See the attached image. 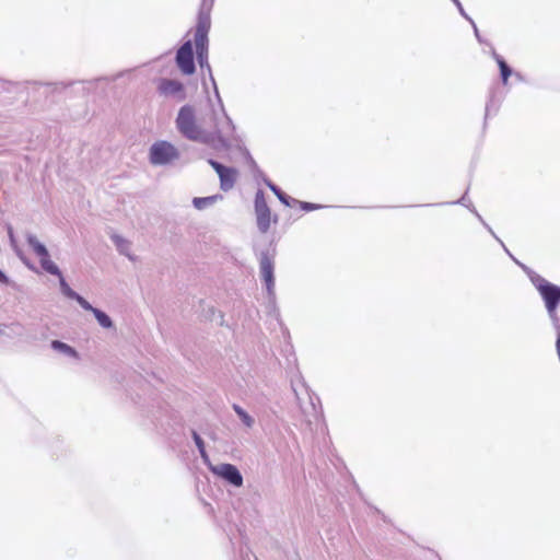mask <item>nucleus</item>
<instances>
[{"label": "nucleus", "mask_w": 560, "mask_h": 560, "mask_svg": "<svg viewBox=\"0 0 560 560\" xmlns=\"http://www.w3.org/2000/svg\"><path fill=\"white\" fill-rule=\"evenodd\" d=\"M28 244L34 253L38 256L40 266L46 272L54 276L61 275L59 268L54 264V261H51L47 248L42 243H39L35 236L28 237Z\"/></svg>", "instance_id": "423d86ee"}, {"label": "nucleus", "mask_w": 560, "mask_h": 560, "mask_svg": "<svg viewBox=\"0 0 560 560\" xmlns=\"http://www.w3.org/2000/svg\"><path fill=\"white\" fill-rule=\"evenodd\" d=\"M79 302V304L84 308V310H88V311H91L93 312V310H95L86 300H84L82 296H80L79 294L77 295V298L74 299Z\"/></svg>", "instance_id": "412c9836"}, {"label": "nucleus", "mask_w": 560, "mask_h": 560, "mask_svg": "<svg viewBox=\"0 0 560 560\" xmlns=\"http://www.w3.org/2000/svg\"><path fill=\"white\" fill-rule=\"evenodd\" d=\"M192 436L196 442V445L198 446L201 455L203 456L206 454V452H205V444H203L202 439L199 436V434L197 432H192Z\"/></svg>", "instance_id": "aec40b11"}, {"label": "nucleus", "mask_w": 560, "mask_h": 560, "mask_svg": "<svg viewBox=\"0 0 560 560\" xmlns=\"http://www.w3.org/2000/svg\"><path fill=\"white\" fill-rule=\"evenodd\" d=\"M534 284L545 302L548 315L555 326H560L557 307L560 304V287L539 277Z\"/></svg>", "instance_id": "7ed1b4c3"}, {"label": "nucleus", "mask_w": 560, "mask_h": 560, "mask_svg": "<svg viewBox=\"0 0 560 560\" xmlns=\"http://www.w3.org/2000/svg\"><path fill=\"white\" fill-rule=\"evenodd\" d=\"M176 63L179 70L186 75H190L195 72L194 51L190 40L184 43L177 50Z\"/></svg>", "instance_id": "0eeeda50"}, {"label": "nucleus", "mask_w": 560, "mask_h": 560, "mask_svg": "<svg viewBox=\"0 0 560 560\" xmlns=\"http://www.w3.org/2000/svg\"><path fill=\"white\" fill-rule=\"evenodd\" d=\"M495 60L500 68L502 82H503V84H506L512 71H511L510 67L508 66V63L500 56H495Z\"/></svg>", "instance_id": "ddd939ff"}, {"label": "nucleus", "mask_w": 560, "mask_h": 560, "mask_svg": "<svg viewBox=\"0 0 560 560\" xmlns=\"http://www.w3.org/2000/svg\"><path fill=\"white\" fill-rule=\"evenodd\" d=\"M93 314L95 315L96 319L103 327H105V328L112 327V320L105 313L95 308V310H93Z\"/></svg>", "instance_id": "2eb2a0df"}, {"label": "nucleus", "mask_w": 560, "mask_h": 560, "mask_svg": "<svg viewBox=\"0 0 560 560\" xmlns=\"http://www.w3.org/2000/svg\"><path fill=\"white\" fill-rule=\"evenodd\" d=\"M220 198H221V196H219V195H214V196H210V197H196V198H194L192 203L198 210H202L206 207L214 203Z\"/></svg>", "instance_id": "f8f14e48"}, {"label": "nucleus", "mask_w": 560, "mask_h": 560, "mask_svg": "<svg viewBox=\"0 0 560 560\" xmlns=\"http://www.w3.org/2000/svg\"><path fill=\"white\" fill-rule=\"evenodd\" d=\"M255 215L257 228L261 233H267L271 223H277V215H272L271 210L267 203L265 192L258 190L255 195Z\"/></svg>", "instance_id": "20e7f679"}, {"label": "nucleus", "mask_w": 560, "mask_h": 560, "mask_svg": "<svg viewBox=\"0 0 560 560\" xmlns=\"http://www.w3.org/2000/svg\"><path fill=\"white\" fill-rule=\"evenodd\" d=\"M4 278V275L0 271V280Z\"/></svg>", "instance_id": "5701e85b"}, {"label": "nucleus", "mask_w": 560, "mask_h": 560, "mask_svg": "<svg viewBox=\"0 0 560 560\" xmlns=\"http://www.w3.org/2000/svg\"><path fill=\"white\" fill-rule=\"evenodd\" d=\"M58 277H59L60 287H61L63 294H66L70 299H75L78 294L68 285L65 278L62 277V275H60Z\"/></svg>", "instance_id": "6ab92c4d"}, {"label": "nucleus", "mask_w": 560, "mask_h": 560, "mask_svg": "<svg viewBox=\"0 0 560 560\" xmlns=\"http://www.w3.org/2000/svg\"><path fill=\"white\" fill-rule=\"evenodd\" d=\"M178 150L167 141H158L150 149L152 164H167L178 159Z\"/></svg>", "instance_id": "39448f33"}, {"label": "nucleus", "mask_w": 560, "mask_h": 560, "mask_svg": "<svg viewBox=\"0 0 560 560\" xmlns=\"http://www.w3.org/2000/svg\"><path fill=\"white\" fill-rule=\"evenodd\" d=\"M176 126L187 139L210 143L217 149H228L236 141L234 126L229 119L222 120L215 132H206L197 125L194 108L190 106L179 109Z\"/></svg>", "instance_id": "f257e3e1"}, {"label": "nucleus", "mask_w": 560, "mask_h": 560, "mask_svg": "<svg viewBox=\"0 0 560 560\" xmlns=\"http://www.w3.org/2000/svg\"><path fill=\"white\" fill-rule=\"evenodd\" d=\"M293 207L299 206L304 211H314L322 208L320 205L312 203V202H305V201H299L296 199H292Z\"/></svg>", "instance_id": "dca6fc26"}, {"label": "nucleus", "mask_w": 560, "mask_h": 560, "mask_svg": "<svg viewBox=\"0 0 560 560\" xmlns=\"http://www.w3.org/2000/svg\"><path fill=\"white\" fill-rule=\"evenodd\" d=\"M209 164L219 175L221 189L224 191L232 189L237 179V170L224 166L214 160H209Z\"/></svg>", "instance_id": "6e6552de"}, {"label": "nucleus", "mask_w": 560, "mask_h": 560, "mask_svg": "<svg viewBox=\"0 0 560 560\" xmlns=\"http://www.w3.org/2000/svg\"><path fill=\"white\" fill-rule=\"evenodd\" d=\"M260 273L270 291L273 285V264L268 257H264L260 261Z\"/></svg>", "instance_id": "9b49d317"}, {"label": "nucleus", "mask_w": 560, "mask_h": 560, "mask_svg": "<svg viewBox=\"0 0 560 560\" xmlns=\"http://www.w3.org/2000/svg\"><path fill=\"white\" fill-rule=\"evenodd\" d=\"M158 91L163 96L177 95L184 93L182 82L172 79H160L156 84ZM184 97V95H182Z\"/></svg>", "instance_id": "9d476101"}, {"label": "nucleus", "mask_w": 560, "mask_h": 560, "mask_svg": "<svg viewBox=\"0 0 560 560\" xmlns=\"http://www.w3.org/2000/svg\"><path fill=\"white\" fill-rule=\"evenodd\" d=\"M270 188L283 205L293 207L292 199L283 194L277 186L270 185Z\"/></svg>", "instance_id": "f3484780"}, {"label": "nucleus", "mask_w": 560, "mask_h": 560, "mask_svg": "<svg viewBox=\"0 0 560 560\" xmlns=\"http://www.w3.org/2000/svg\"><path fill=\"white\" fill-rule=\"evenodd\" d=\"M555 327L557 329L556 349H557V354H558L559 361H560V326H555Z\"/></svg>", "instance_id": "4be33fe9"}, {"label": "nucleus", "mask_w": 560, "mask_h": 560, "mask_svg": "<svg viewBox=\"0 0 560 560\" xmlns=\"http://www.w3.org/2000/svg\"><path fill=\"white\" fill-rule=\"evenodd\" d=\"M212 471L235 487H241L243 485V477L241 472L232 464H221L214 467Z\"/></svg>", "instance_id": "1a4fd4ad"}, {"label": "nucleus", "mask_w": 560, "mask_h": 560, "mask_svg": "<svg viewBox=\"0 0 560 560\" xmlns=\"http://www.w3.org/2000/svg\"><path fill=\"white\" fill-rule=\"evenodd\" d=\"M51 347H52L55 350H57V351H61V352H63V353H66V354H68V355H71V357H74V358H77V357H78V353H77V351H75L73 348H71V347H70V346H68L67 343L61 342V341H59V340H54V341L51 342Z\"/></svg>", "instance_id": "4468645a"}, {"label": "nucleus", "mask_w": 560, "mask_h": 560, "mask_svg": "<svg viewBox=\"0 0 560 560\" xmlns=\"http://www.w3.org/2000/svg\"><path fill=\"white\" fill-rule=\"evenodd\" d=\"M213 2L214 0H202L195 30L194 42L197 60L201 68L208 66V33L211 26L210 12Z\"/></svg>", "instance_id": "f03ea898"}, {"label": "nucleus", "mask_w": 560, "mask_h": 560, "mask_svg": "<svg viewBox=\"0 0 560 560\" xmlns=\"http://www.w3.org/2000/svg\"><path fill=\"white\" fill-rule=\"evenodd\" d=\"M233 409L234 411L238 415V417L242 419V421L247 425V427H252L253 424V419L252 417L246 412L244 411L240 406L237 405H234L233 406Z\"/></svg>", "instance_id": "a211bd4d"}]
</instances>
